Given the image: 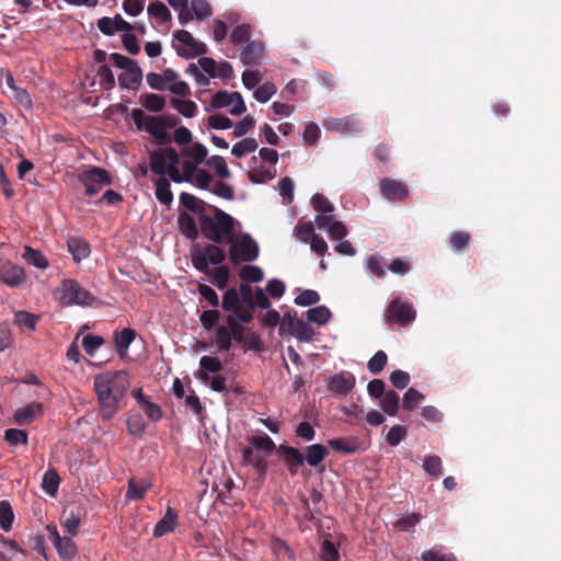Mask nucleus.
Masks as SVG:
<instances>
[{"label":"nucleus","mask_w":561,"mask_h":561,"mask_svg":"<svg viewBox=\"0 0 561 561\" xmlns=\"http://www.w3.org/2000/svg\"><path fill=\"white\" fill-rule=\"evenodd\" d=\"M191 9L196 20H205L211 15V8L206 0H193Z\"/></svg>","instance_id":"obj_58"},{"label":"nucleus","mask_w":561,"mask_h":561,"mask_svg":"<svg viewBox=\"0 0 561 561\" xmlns=\"http://www.w3.org/2000/svg\"><path fill=\"white\" fill-rule=\"evenodd\" d=\"M242 458L245 463L251 465L259 473H265L267 468L266 459L253 447L244 448L242 450Z\"/></svg>","instance_id":"obj_29"},{"label":"nucleus","mask_w":561,"mask_h":561,"mask_svg":"<svg viewBox=\"0 0 561 561\" xmlns=\"http://www.w3.org/2000/svg\"><path fill=\"white\" fill-rule=\"evenodd\" d=\"M179 228L183 236L190 240H195L198 237V230L195 219L190 214L183 211L178 218Z\"/></svg>","instance_id":"obj_33"},{"label":"nucleus","mask_w":561,"mask_h":561,"mask_svg":"<svg viewBox=\"0 0 561 561\" xmlns=\"http://www.w3.org/2000/svg\"><path fill=\"white\" fill-rule=\"evenodd\" d=\"M4 439L9 445L27 444V434L23 430L9 428L4 432Z\"/></svg>","instance_id":"obj_59"},{"label":"nucleus","mask_w":561,"mask_h":561,"mask_svg":"<svg viewBox=\"0 0 561 561\" xmlns=\"http://www.w3.org/2000/svg\"><path fill=\"white\" fill-rule=\"evenodd\" d=\"M23 257L28 264L37 268L45 270L48 267L47 259L42 254V252L33 248L26 247Z\"/></svg>","instance_id":"obj_42"},{"label":"nucleus","mask_w":561,"mask_h":561,"mask_svg":"<svg viewBox=\"0 0 561 561\" xmlns=\"http://www.w3.org/2000/svg\"><path fill=\"white\" fill-rule=\"evenodd\" d=\"M14 514L8 501L0 502V528L8 533L12 528Z\"/></svg>","instance_id":"obj_44"},{"label":"nucleus","mask_w":561,"mask_h":561,"mask_svg":"<svg viewBox=\"0 0 561 561\" xmlns=\"http://www.w3.org/2000/svg\"><path fill=\"white\" fill-rule=\"evenodd\" d=\"M130 117L137 129L150 134L160 146H168L171 142L170 133L165 130L163 115H146L141 108H134L130 113Z\"/></svg>","instance_id":"obj_7"},{"label":"nucleus","mask_w":561,"mask_h":561,"mask_svg":"<svg viewBox=\"0 0 561 561\" xmlns=\"http://www.w3.org/2000/svg\"><path fill=\"white\" fill-rule=\"evenodd\" d=\"M42 413L43 404L39 402H32L18 409L14 413V420L19 425H26L33 422Z\"/></svg>","instance_id":"obj_23"},{"label":"nucleus","mask_w":561,"mask_h":561,"mask_svg":"<svg viewBox=\"0 0 561 561\" xmlns=\"http://www.w3.org/2000/svg\"><path fill=\"white\" fill-rule=\"evenodd\" d=\"M37 321L38 317L27 311H18L14 313V324H16L20 329L34 331L36 329Z\"/></svg>","instance_id":"obj_43"},{"label":"nucleus","mask_w":561,"mask_h":561,"mask_svg":"<svg viewBox=\"0 0 561 561\" xmlns=\"http://www.w3.org/2000/svg\"><path fill=\"white\" fill-rule=\"evenodd\" d=\"M231 332L226 325L216 328L215 342L219 351H229L231 347Z\"/></svg>","instance_id":"obj_46"},{"label":"nucleus","mask_w":561,"mask_h":561,"mask_svg":"<svg viewBox=\"0 0 561 561\" xmlns=\"http://www.w3.org/2000/svg\"><path fill=\"white\" fill-rule=\"evenodd\" d=\"M328 445L335 451L343 454H354L359 448L358 440L355 437L329 439Z\"/></svg>","instance_id":"obj_34"},{"label":"nucleus","mask_w":561,"mask_h":561,"mask_svg":"<svg viewBox=\"0 0 561 561\" xmlns=\"http://www.w3.org/2000/svg\"><path fill=\"white\" fill-rule=\"evenodd\" d=\"M198 65L199 67L195 66L194 64H191L187 67V72L192 73L195 77L198 84L206 85L208 84V78L199 72V68L209 77L214 78L217 62L213 58L202 57L198 59Z\"/></svg>","instance_id":"obj_17"},{"label":"nucleus","mask_w":561,"mask_h":561,"mask_svg":"<svg viewBox=\"0 0 561 561\" xmlns=\"http://www.w3.org/2000/svg\"><path fill=\"white\" fill-rule=\"evenodd\" d=\"M180 203L186 209L195 213H201L204 209V203L190 193H182L180 195Z\"/></svg>","instance_id":"obj_60"},{"label":"nucleus","mask_w":561,"mask_h":561,"mask_svg":"<svg viewBox=\"0 0 561 561\" xmlns=\"http://www.w3.org/2000/svg\"><path fill=\"white\" fill-rule=\"evenodd\" d=\"M354 386L355 377L348 371L334 375L329 382V389L336 394H346Z\"/></svg>","instance_id":"obj_21"},{"label":"nucleus","mask_w":561,"mask_h":561,"mask_svg":"<svg viewBox=\"0 0 561 561\" xmlns=\"http://www.w3.org/2000/svg\"><path fill=\"white\" fill-rule=\"evenodd\" d=\"M171 105L184 117L191 118L196 115L197 105L191 100L171 99Z\"/></svg>","instance_id":"obj_41"},{"label":"nucleus","mask_w":561,"mask_h":561,"mask_svg":"<svg viewBox=\"0 0 561 561\" xmlns=\"http://www.w3.org/2000/svg\"><path fill=\"white\" fill-rule=\"evenodd\" d=\"M240 277L249 282L257 283L263 279L264 274L259 266L245 265L240 271Z\"/></svg>","instance_id":"obj_64"},{"label":"nucleus","mask_w":561,"mask_h":561,"mask_svg":"<svg viewBox=\"0 0 561 561\" xmlns=\"http://www.w3.org/2000/svg\"><path fill=\"white\" fill-rule=\"evenodd\" d=\"M423 469L430 476L438 478L443 474V465L440 457L436 455L425 457L423 461Z\"/></svg>","instance_id":"obj_48"},{"label":"nucleus","mask_w":561,"mask_h":561,"mask_svg":"<svg viewBox=\"0 0 561 561\" xmlns=\"http://www.w3.org/2000/svg\"><path fill=\"white\" fill-rule=\"evenodd\" d=\"M53 296L61 306H92L96 297L80 285L79 282L66 278L54 289Z\"/></svg>","instance_id":"obj_6"},{"label":"nucleus","mask_w":561,"mask_h":561,"mask_svg":"<svg viewBox=\"0 0 561 561\" xmlns=\"http://www.w3.org/2000/svg\"><path fill=\"white\" fill-rule=\"evenodd\" d=\"M297 240L308 243L316 236L312 222H299L294 230Z\"/></svg>","instance_id":"obj_49"},{"label":"nucleus","mask_w":561,"mask_h":561,"mask_svg":"<svg viewBox=\"0 0 561 561\" xmlns=\"http://www.w3.org/2000/svg\"><path fill=\"white\" fill-rule=\"evenodd\" d=\"M387 354L383 351H378L375 355L368 360L367 369L374 374L378 375L385 368L387 364Z\"/></svg>","instance_id":"obj_57"},{"label":"nucleus","mask_w":561,"mask_h":561,"mask_svg":"<svg viewBox=\"0 0 561 561\" xmlns=\"http://www.w3.org/2000/svg\"><path fill=\"white\" fill-rule=\"evenodd\" d=\"M420 520L421 515L417 513H412L398 519L394 524V527L400 531H410L416 526L417 523H420Z\"/></svg>","instance_id":"obj_63"},{"label":"nucleus","mask_w":561,"mask_h":561,"mask_svg":"<svg viewBox=\"0 0 561 561\" xmlns=\"http://www.w3.org/2000/svg\"><path fill=\"white\" fill-rule=\"evenodd\" d=\"M136 332L133 329L126 328L121 332H115V345L119 357L124 358L127 354L129 345L135 340Z\"/></svg>","instance_id":"obj_32"},{"label":"nucleus","mask_w":561,"mask_h":561,"mask_svg":"<svg viewBox=\"0 0 561 561\" xmlns=\"http://www.w3.org/2000/svg\"><path fill=\"white\" fill-rule=\"evenodd\" d=\"M110 62L122 69L118 75V82L122 88L136 90L142 80V72L138 65L130 58L113 53L110 55Z\"/></svg>","instance_id":"obj_8"},{"label":"nucleus","mask_w":561,"mask_h":561,"mask_svg":"<svg viewBox=\"0 0 561 561\" xmlns=\"http://www.w3.org/2000/svg\"><path fill=\"white\" fill-rule=\"evenodd\" d=\"M284 322H287L291 334L299 341L309 342L314 334L313 329L304 320L285 314Z\"/></svg>","instance_id":"obj_19"},{"label":"nucleus","mask_w":561,"mask_h":561,"mask_svg":"<svg viewBox=\"0 0 561 561\" xmlns=\"http://www.w3.org/2000/svg\"><path fill=\"white\" fill-rule=\"evenodd\" d=\"M174 39L183 45V49L180 54L186 58L201 56L207 51L206 45L194 38L193 35L185 30L176 31L174 33Z\"/></svg>","instance_id":"obj_14"},{"label":"nucleus","mask_w":561,"mask_h":561,"mask_svg":"<svg viewBox=\"0 0 561 561\" xmlns=\"http://www.w3.org/2000/svg\"><path fill=\"white\" fill-rule=\"evenodd\" d=\"M278 192L282 196L283 204L288 205L294 201V182L290 178H283L278 182Z\"/></svg>","instance_id":"obj_51"},{"label":"nucleus","mask_w":561,"mask_h":561,"mask_svg":"<svg viewBox=\"0 0 561 561\" xmlns=\"http://www.w3.org/2000/svg\"><path fill=\"white\" fill-rule=\"evenodd\" d=\"M416 317V311L412 304L400 298H394L388 305L385 311V321L387 323H396L400 327L411 324Z\"/></svg>","instance_id":"obj_10"},{"label":"nucleus","mask_w":561,"mask_h":561,"mask_svg":"<svg viewBox=\"0 0 561 561\" xmlns=\"http://www.w3.org/2000/svg\"><path fill=\"white\" fill-rule=\"evenodd\" d=\"M49 534V540L57 550L62 561H73L78 554V548L75 541L69 537H61L55 526L46 527Z\"/></svg>","instance_id":"obj_13"},{"label":"nucleus","mask_w":561,"mask_h":561,"mask_svg":"<svg viewBox=\"0 0 561 561\" xmlns=\"http://www.w3.org/2000/svg\"><path fill=\"white\" fill-rule=\"evenodd\" d=\"M173 140L180 149L195 145L192 131L185 126H180L174 130Z\"/></svg>","instance_id":"obj_50"},{"label":"nucleus","mask_w":561,"mask_h":561,"mask_svg":"<svg viewBox=\"0 0 561 561\" xmlns=\"http://www.w3.org/2000/svg\"><path fill=\"white\" fill-rule=\"evenodd\" d=\"M311 205L318 213L314 224L319 229L325 230L331 239H341L347 236V228L342 221L333 217L334 205L324 195L314 194L311 198Z\"/></svg>","instance_id":"obj_5"},{"label":"nucleus","mask_w":561,"mask_h":561,"mask_svg":"<svg viewBox=\"0 0 561 561\" xmlns=\"http://www.w3.org/2000/svg\"><path fill=\"white\" fill-rule=\"evenodd\" d=\"M276 175V168L268 164H260L256 157L250 161L249 178L254 183H266Z\"/></svg>","instance_id":"obj_16"},{"label":"nucleus","mask_w":561,"mask_h":561,"mask_svg":"<svg viewBox=\"0 0 561 561\" xmlns=\"http://www.w3.org/2000/svg\"><path fill=\"white\" fill-rule=\"evenodd\" d=\"M320 300V295L312 289H305L296 298L295 304L301 307L312 306Z\"/></svg>","instance_id":"obj_61"},{"label":"nucleus","mask_w":561,"mask_h":561,"mask_svg":"<svg viewBox=\"0 0 561 561\" xmlns=\"http://www.w3.org/2000/svg\"><path fill=\"white\" fill-rule=\"evenodd\" d=\"M424 399V396L414 388H410L403 396V409L413 410Z\"/></svg>","instance_id":"obj_62"},{"label":"nucleus","mask_w":561,"mask_h":561,"mask_svg":"<svg viewBox=\"0 0 561 561\" xmlns=\"http://www.w3.org/2000/svg\"><path fill=\"white\" fill-rule=\"evenodd\" d=\"M257 149V142L254 138H244L233 145L231 153L241 158L248 153L254 152Z\"/></svg>","instance_id":"obj_45"},{"label":"nucleus","mask_w":561,"mask_h":561,"mask_svg":"<svg viewBox=\"0 0 561 561\" xmlns=\"http://www.w3.org/2000/svg\"><path fill=\"white\" fill-rule=\"evenodd\" d=\"M60 484V477L56 469H49L44 473L42 489L46 494L55 496Z\"/></svg>","instance_id":"obj_37"},{"label":"nucleus","mask_w":561,"mask_h":561,"mask_svg":"<svg viewBox=\"0 0 561 561\" xmlns=\"http://www.w3.org/2000/svg\"><path fill=\"white\" fill-rule=\"evenodd\" d=\"M399 405H400L399 394L393 390L387 391L383 394L381 402H380V407H381L382 411L390 416L397 415V413L399 411Z\"/></svg>","instance_id":"obj_38"},{"label":"nucleus","mask_w":561,"mask_h":561,"mask_svg":"<svg viewBox=\"0 0 561 561\" xmlns=\"http://www.w3.org/2000/svg\"><path fill=\"white\" fill-rule=\"evenodd\" d=\"M264 56V44L261 41H252L241 51V61L247 66L257 65Z\"/></svg>","instance_id":"obj_22"},{"label":"nucleus","mask_w":561,"mask_h":561,"mask_svg":"<svg viewBox=\"0 0 561 561\" xmlns=\"http://www.w3.org/2000/svg\"><path fill=\"white\" fill-rule=\"evenodd\" d=\"M96 77L99 78L101 87L105 90L112 89L115 84V78L108 65L100 66L96 71Z\"/></svg>","instance_id":"obj_55"},{"label":"nucleus","mask_w":561,"mask_h":561,"mask_svg":"<svg viewBox=\"0 0 561 561\" xmlns=\"http://www.w3.org/2000/svg\"><path fill=\"white\" fill-rule=\"evenodd\" d=\"M151 484L145 480L130 479L128 482V490L126 493L127 500H140L145 493L150 489Z\"/></svg>","instance_id":"obj_39"},{"label":"nucleus","mask_w":561,"mask_h":561,"mask_svg":"<svg viewBox=\"0 0 561 561\" xmlns=\"http://www.w3.org/2000/svg\"><path fill=\"white\" fill-rule=\"evenodd\" d=\"M240 291L244 299H251L253 306L261 309H268L271 307V301L262 288L256 287L255 290L252 291L249 285L242 284Z\"/></svg>","instance_id":"obj_24"},{"label":"nucleus","mask_w":561,"mask_h":561,"mask_svg":"<svg viewBox=\"0 0 561 561\" xmlns=\"http://www.w3.org/2000/svg\"><path fill=\"white\" fill-rule=\"evenodd\" d=\"M380 192L386 199L392 202L403 201L409 195V190L404 183L391 179L380 181Z\"/></svg>","instance_id":"obj_15"},{"label":"nucleus","mask_w":561,"mask_h":561,"mask_svg":"<svg viewBox=\"0 0 561 561\" xmlns=\"http://www.w3.org/2000/svg\"><path fill=\"white\" fill-rule=\"evenodd\" d=\"M234 219L224 210L215 208V216H201L199 227L203 236L216 245L228 241L229 259L233 265L252 262L259 256V245L249 233L232 236Z\"/></svg>","instance_id":"obj_1"},{"label":"nucleus","mask_w":561,"mask_h":561,"mask_svg":"<svg viewBox=\"0 0 561 561\" xmlns=\"http://www.w3.org/2000/svg\"><path fill=\"white\" fill-rule=\"evenodd\" d=\"M67 248L77 263L87 259L91 253L89 243L80 237L68 238Z\"/></svg>","instance_id":"obj_25"},{"label":"nucleus","mask_w":561,"mask_h":561,"mask_svg":"<svg viewBox=\"0 0 561 561\" xmlns=\"http://www.w3.org/2000/svg\"><path fill=\"white\" fill-rule=\"evenodd\" d=\"M208 150L201 144L181 148L178 151V169L173 170V182H188L198 188L206 190L213 181V176L198 167L206 160Z\"/></svg>","instance_id":"obj_3"},{"label":"nucleus","mask_w":561,"mask_h":561,"mask_svg":"<svg viewBox=\"0 0 561 561\" xmlns=\"http://www.w3.org/2000/svg\"><path fill=\"white\" fill-rule=\"evenodd\" d=\"M206 164L211 168L216 174L221 179L230 178V171L228 169L226 160L220 156H211L209 159L205 160Z\"/></svg>","instance_id":"obj_47"},{"label":"nucleus","mask_w":561,"mask_h":561,"mask_svg":"<svg viewBox=\"0 0 561 561\" xmlns=\"http://www.w3.org/2000/svg\"><path fill=\"white\" fill-rule=\"evenodd\" d=\"M129 387L130 376L126 370H105L94 376L93 390L102 420L110 421L117 414Z\"/></svg>","instance_id":"obj_2"},{"label":"nucleus","mask_w":561,"mask_h":561,"mask_svg":"<svg viewBox=\"0 0 561 561\" xmlns=\"http://www.w3.org/2000/svg\"><path fill=\"white\" fill-rule=\"evenodd\" d=\"M329 450L321 444H312L305 449V460L310 467L317 468L328 457Z\"/></svg>","instance_id":"obj_28"},{"label":"nucleus","mask_w":561,"mask_h":561,"mask_svg":"<svg viewBox=\"0 0 561 561\" xmlns=\"http://www.w3.org/2000/svg\"><path fill=\"white\" fill-rule=\"evenodd\" d=\"M211 107L229 108L231 115L239 116L247 110L243 99L239 92L219 91L211 98Z\"/></svg>","instance_id":"obj_12"},{"label":"nucleus","mask_w":561,"mask_h":561,"mask_svg":"<svg viewBox=\"0 0 561 561\" xmlns=\"http://www.w3.org/2000/svg\"><path fill=\"white\" fill-rule=\"evenodd\" d=\"M148 14L159 25H168L171 22V13L167 5L160 1H153L148 5Z\"/></svg>","instance_id":"obj_31"},{"label":"nucleus","mask_w":561,"mask_h":561,"mask_svg":"<svg viewBox=\"0 0 561 561\" xmlns=\"http://www.w3.org/2000/svg\"><path fill=\"white\" fill-rule=\"evenodd\" d=\"M199 368L201 370L196 374V376L202 381H207L209 379L208 374L220 371L222 369V364L218 357L205 355L199 359Z\"/></svg>","instance_id":"obj_27"},{"label":"nucleus","mask_w":561,"mask_h":561,"mask_svg":"<svg viewBox=\"0 0 561 561\" xmlns=\"http://www.w3.org/2000/svg\"><path fill=\"white\" fill-rule=\"evenodd\" d=\"M193 266L201 273L211 275L215 285L219 289L227 287L230 270L227 265H220L226 260V253L216 244L204 248L194 247L191 254Z\"/></svg>","instance_id":"obj_4"},{"label":"nucleus","mask_w":561,"mask_h":561,"mask_svg":"<svg viewBox=\"0 0 561 561\" xmlns=\"http://www.w3.org/2000/svg\"><path fill=\"white\" fill-rule=\"evenodd\" d=\"M307 319L318 325H324L331 319V311L325 306L311 308L307 311Z\"/></svg>","instance_id":"obj_40"},{"label":"nucleus","mask_w":561,"mask_h":561,"mask_svg":"<svg viewBox=\"0 0 561 561\" xmlns=\"http://www.w3.org/2000/svg\"><path fill=\"white\" fill-rule=\"evenodd\" d=\"M279 451L283 455V460H284L289 473L291 476L297 474L298 469L305 462L304 454H301L299 451V449L291 447V446H286V445H280Z\"/></svg>","instance_id":"obj_20"},{"label":"nucleus","mask_w":561,"mask_h":561,"mask_svg":"<svg viewBox=\"0 0 561 561\" xmlns=\"http://www.w3.org/2000/svg\"><path fill=\"white\" fill-rule=\"evenodd\" d=\"M0 280L11 287L19 286L25 280V272L21 266L7 262L0 268Z\"/></svg>","instance_id":"obj_18"},{"label":"nucleus","mask_w":561,"mask_h":561,"mask_svg":"<svg viewBox=\"0 0 561 561\" xmlns=\"http://www.w3.org/2000/svg\"><path fill=\"white\" fill-rule=\"evenodd\" d=\"M152 182L154 184L156 191V197L157 199L163 204V205H170L173 201V194L171 192V185L170 181L167 178H157L152 179Z\"/></svg>","instance_id":"obj_30"},{"label":"nucleus","mask_w":561,"mask_h":561,"mask_svg":"<svg viewBox=\"0 0 561 561\" xmlns=\"http://www.w3.org/2000/svg\"><path fill=\"white\" fill-rule=\"evenodd\" d=\"M140 104L152 113H160L165 106V98L160 94L147 93L140 96Z\"/></svg>","instance_id":"obj_36"},{"label":"nucleus","mask_w":561,"mask_h":561,"mask_svg":"<svg viewBox=\"0 0 561 561\" xmlns=\"http://www.w3.org/2000/svg\"><path fill=\"white\" fill-rule=\"evenodd\" d=\"M320 559L321 561H339V549L333 541L325 539L322 542L320 550Z\"/></svg>","instance_id":"obj_53"},{"label":"nucleus","mask_w":561,"mask_h":561,"mask_svg":"<svg viewBox=\"0 0 561 561\" xmlns=\"http://www.w3.org/2000/svg\"><path fill=\"white\" fill-rule=\"evenodd\" d=\"M178 158V151L172 147L153 150L149 156L150 170L159 178L168 175L173 181V170L179 165Z\"/></svg>","instance_id":"obj_9"},{"label":"nucleus","mask_w":561,"mask_h":561,"mask_svg":"<svg viewBox=\"0 0 561 561\" xmlns=\"http://www.w3.org/2000/svg\"><path fill=\"white\" fill-rule=\"evenodd\" d=\"M249 443L256 451L262 453V456L265 458L275 449L273 439L266 434L252 436L249 438Z\"/></svg>","instance_id":"obj_35"},{"label":"nucleus","mask_w":561,"mask_h":561,"mask_svg":"<svg viewBox=\"0 0 561 561\" xmlns=\"http://www.w3.org/2000/svg\"><path fill=\"white\" fill-rule=\"evenodd\" d=\"M79 182L84 186L85 194L93 196L110 185L112 180L106 170L93 167L79 174Z\"/></svg>","instance_id":"obj_11"},{"label":"nucleus","mask_w":561,"mask_h":561,"mask_svg":"<svg viewBox=\"0 0 561 561\" xmlns=\"http://www.w3.org/2000/svg\"><path fill=\"white\" fill-rule=\"evenodd\" d=\"M250 36H251L250 26L247 24H241V25L236 26L232 30L231 35H230V41L233 45L238 46V45H241L244 43H249Z\"/></svg>","instance_id":"obj_54"},{"label":"nucleus","mask_w":561,"mask_h":561,"mask_svg":"<svg viewBox=\"0 0 561 561\" xmlns=\"http://www.w3.org/2000/svg\"><path fill=\"white\" fill-rule=\"evenodd\" d=\"M178 520V513L172 508L168 507L164 516L156 524L153 529V536L159 538L168 533H171Z\"/></svg>","instance_id":"obj_26"},{"label":"nucleus","mask_w":561,"mask_h":561,"mask_svg":"<svg viewBox=\"0 0 561 561\" xmlns=\"http://www.w3.org/2000/svg\"><path fill=\"white\" fill-rule=\"evenodd\" d=\"M276 93V87L273 82H264L259 85L253 93L254 99L260 103H266Z\"/></svg>","instance_id":"obj_52"},{"label":"nucleus","mask_w":561,"mask_h":561,"mask_svg":"<svg viewBox=\"0 0 561 561\" xmlns=\"http://www.w3.org/2000/svg\"><path fill=\"white\" fill-rule=\"evenodd\" d=\"M222 308L226 311H237L240 308V298L236 288L226 290L222 297Z\"/></svg>","instance_id":"obj_56"}]
</instances>
